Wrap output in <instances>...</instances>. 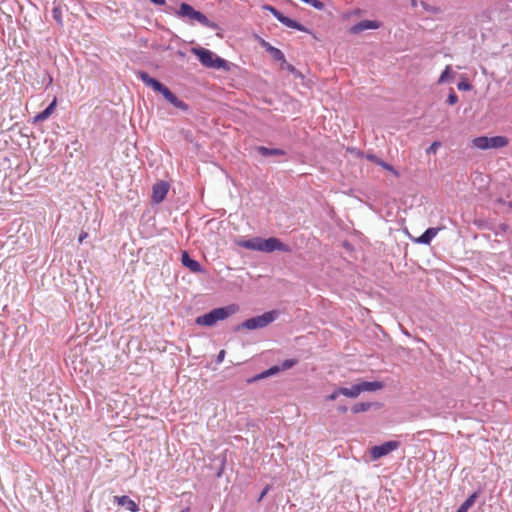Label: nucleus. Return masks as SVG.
<instances>
[{"label":"nucleus","instance_id":"f257e3e1","mask_svg":"<svg viewBox=\"0 0 512 512\" xmlns=\"http://www.w3.org/2000/svg\"><path fill=\"white\" fill-rule=\"evenodd\" d=\"M237 245L249 250L271 253L274 251L291 252V248L276 237L267 239L254 237L247 240H238Z\"/></svg>","mask_w":512,"mask_h":512},{"label":"nucleus","instance_id":"f03ea898","mask_svg":"<svg viewBox=\"0 0 512 512\" xmlns=\"http://www.w3.org/2000/svg\"><path fill=\"white\" fill-rule=\"evenodd\" d=\"M137 75L147 86H150L156 92L161 93L170 104L183 111L188 110V105L184 101L178 99L177 96L173 94L165 85L150 77L148 73L139 71Z\"/></svg>","mask_w":512,"mask_h":512},{"label":"nucleus","instance_id":"7ed1b4c3","mask_svg":"<svg viewBox=\"0 0 512 512\" xmlns=\"http://www.w3.org/2000/svg\"><path fill=\"white\" fill-rule=\"evenodd\" d=\"M238 307L235 304L215 308L210 312L196 318V324L201 326H213L216 322L228 318L230 315L236 313Z\"/></svg>","mask_w":512,"mask_h":512},{"label":"nucleus","instance_id":"20e7f679","mask_svg":"<svg viewBox=\"0 0 512 512\" xmlns=\"http://www.w3.org/2000/svg\"><path fill=\"white\" fill-rule=\"evenodd\" d=\"M192 52L205 67L228 70L227 61L218 57L212 51L205 48H193Z\"/></svg>","mask_w":512,"mask_h":512},{"label":"nucleus","instance_id":"39448f33","mask_svg":"<svg viewBox=\"0 0 512 512\" xmlns=\"http://www.w3.org/2000/svg\"><path fill=\"white\" fill-rule=\"evenodd\" d=\"M277 316V311H268L260 316H256L245 320L241 324V327L247 330L264 328L268 326L270 323H272L277 318Z\"/></svg>","mask_w":512,"mask_h":512},{"label":"nucleus","instance_id":"423d86ee","mask_svg":"<svg viewBox=\"0 0 512 512\" xmlns=\"http://www.w3.org/2000/svg\"><path fill=\"white\" fill-rule=\"evenodd\" d=\"M180 17H188L190 19L198 21L200 24L215 29L217 25L211 22L203 13L196 11L191 5L182 3L177 12Z\"/></svg>","mask_w":512,"mask_h":512},{"label":"nucleus","instance_id":"0eeeda50","mask_svg":"<svg viewBox=\"0 0 512 512\" xmlns=\"http://www.w3.org/2000/svg\"><path fill=\"white\" fill-rule=\"evenodd\" d=\"M399 446H400V442H398V441H388L381 445L373 446L369 450L371 460L375 461L384 456H387L391 452L398 449Z\"/></svg>","mask_w":512,"mask_h":512},{"label":"nucleus","instance_id":"6e6552de","mask_svg":"<svg viewBox=\"0 0 512 512\" xmlns=\"http://www.w3.org/2000/svg\"><path fill=\"white\" fill-rule=\"evenodd\" d=\"M169 191V185L165 181H160L154 184L152 188V200L155 203H161Z\"/></svg>","mask_w":512,"mask_h":512},{"label":"nucleus","instance_id":"1a4fd4ad","mask_svg":"<svg viewBox=\"0 0 512 512\" xmlns=\"http://www.w3.org/2000/svg\"><path fill=\"white\" fill-rule=\"evenodd\" d=\"M380 22L374 20H362L350 28V33L359 34L368 29H378Z\"/></svg>","mask_w":512,"mask_h":512},{"label":"nucleus","instance_id":"9d476101","mask_svg":"<svg viewBox=\"0 0 512 512\" xmlns=\"http://www.w3.org/2000/svg\"><path fill=\"white\" fill-rule=\"evenodd\" d=\"M113 502L115 504H117L118 506L125 507L130 512H137V511H139L138 504L134 500L129 498L128 496H125V495H123V496H114L113 497Z\"/></svg>","mask_w":512,"mask_h":512},{"label":"nucleus","instance_id":"9b49d317","mask_svg":"<svg viewBox=\"0 0 512 512\" xmlns=\"http://www.w3.org/2000/svg\"><path fill=\"white\" fill-rule=\"evenodd\" d=\"M181 263L193 273H199L203 271L200 263L194 259H191L187 251L182 252Z\"/></svg>","mask_w":512,"mask_h":512},{"label":"nucleus","instance_id":"f8f14e48","mask_svg":"<svg viewBox=\"0 0 512 512\" xmlns=\"http://www.w3.org/2000/svg\"><path fill=\"white\" fill-rule=\"evenodd\" d=\"M57 106V98L54 97L52 102L49 104V106L43 110L42 112L38 113L34 117V122H42L48 119L54 112L55 108Z\"/></svg>","mask_w":512,"mask_h":512},{"label":"nucleus","instance_id":"ddd939ff","mask_svg":"<svg viewBox=\"0 0 512 512\" xmlns=\"http://www.w3.org/2000/svg\"><path fill=\"white\" fill-rule=\"evenodd\" d=\"M440 228H428L415 242L420 244L429 245L431 240L438 234Z\"/></svg>","mask_w":512,"mask_h":512},{"label":"nucleus","instance_id":"4468645a","mask_svg":"<svg viewBox=\"0 0 512 512\" xmlns=\"http://www.w3.org/2000/svg\"><path fill=\"white\" fill-rule=\"evenodd\" d=\"M509 140L505 136L488 137V149L502 148L507 146Z\"/></svg>","mask_w":512,"mask_h":512},{"label":"nucleus","instance_id":"2eb2a0df","mask_svg":"<svg viewBox=\"0 0 512 512\" xmlns=\"http://www.w3.org/2000/svg\"><path fill=\"white\" fill-rule=\"evenodd\" d=\"M358 387L360 389V393L364 391H377L383 388V383L379 381L367 382L363 381L358 383Z\"/></svg>","mask_w":512,"mask_h":512},{"label":"nucleus","instance_id":"dca6fc26","mask_svg":"<svg viewBox=\"0 0 512 512\" xmlns=\"http://www.w3.org/2000/svg\"><path fill=\"white\" fill-rule=\"evenodd\" d=\"M280 370H282L280 367L278 366H272L271 368L263 371L262 373L254 376L253 378L249 379L247 382L248 383H252L254 381H257V380H260V379H263V378H267L269 376H272L276 373H278Z\"/></svg>","mask_w":512,"mask_h":512},{"label":"nucleus","instance_id":"f3484780","mask_svg":"<svg viewBox=\"0 0 512 512\" xmlns=\"http://www.w3.org/2000/svg\"><path fill=\"white\" fill-rule=\"evenodd\" d=\"M339 392H341V395L349 398H356L360 395L358 384L353 385L351 388L341 387L339 388Z\"/></svg>","mask_w":512,"mask_h":512},{"label":"nucleus","instance_id":"a211bd4d","mask_svg":"<svg viewBox=\"0 0 512 512\" xmlns=\"http://www.w3.org/2000/svg\"><path fill=\"white\" fill-rule=\"evenodd\" d=\"M477 499V493H473L472 495H470L461 505L460 507L458 508V510L456 512H467L468 509L473 506V504L475 503Z\"/></svg>","mask_w":512,"mask_h":512},{"label":"nucleus","instance_id":"6ab92c4d","mask_svg":"<svg viewBox=\"0 0 512 512\" xmlns=\"http://www.w3.org/2000/svg\"><path fill=\"white\" fill-rule=\"evenodd\" d=\"M453 78H454V74L452 72V68L450 65H447L438 79V84H442L447 81H452Z\"/></svg>","mask_w":512,"mask_h":512},{"label":"nucleus","instance_id":"aec40b11","mask_svg":"<svg viewBox=\"0 0 512 512\" xmlns=\"http://www.w3.org/2000/svg\"><path fill=\"white\" fill-rule=\"evenodd\" d=\"M472 145L475 148L486 150L488 149V137L487 136H480L476 137L472 140Z\"/></svg>","mask_w":512,"mask_h":512},{"label":"nucleus","instance_id":"412c9836","mask_svg":"<svg viewBox=\"0 0 512 512\" xmlns=\"http://www.w3.org/2000/svg\"><path fill=\"white\" fill-rule=\"evenodd\" d=\"M280 22L283 23L284 25H286L287 27L295 28L300 31L304 30L303 27L299 23H297L295 20H292L286 16H284L282 19H280Z\"/></svg>","mask_w":512,"mask_h":512},{"label":"nucleus","instance_id":"4be33fe9","mask_svg":"<svg viewBox=\"0 0 512 512\" xmlns=\"http://www.w3.org/2000/svg\"><path fill=\"white\" fill-rule=\"evenodd\" d=\"M269 53L271 54L274 60L285 62V56L280 49L276 47L269 48Z\"/></svg>","mask_w":512,"mask_h":512},{"label":"nucleus","instance_id":"5701e85b","mask_svg":"<svg viewBox=\"0 0 512 512\" xmlns=\"http://www.w3.org/2000/svg\"><path fill=\"white\" fill-rule=\"evenodd\" d=\"M258 151L263 155V156H268V155H282L284 154V152L282 150H279V149H269V148H266L264 146H261L258 148Z\"/></svg>","mask_w":512,"mask_h":512},{"label":"nucleus","instance_id":"b1692460","mask_svg":"<svg viewBox=\"0 0 512 512\" xmlns=\"http://www.w3.org/2000/svg\"><path fill=\"white\" fill-rule=\"evenodd\" d=\"M377 165L382 167L383 169L389 171L397 178L400 176L399 172L392 165L388 164L387 162L383 161L382 159H381V161H377Z\"/></svg>","mask_w":512,"mask_h":512},{"label":"nucleus","instance_id":"393cba45","mask_svg":"<svg viewBox=\"0 0 512 512\" xmlns=\"http://www.w3.org/2000/svg\"><path fill=\"white\" fill-rule=\"evenodd\" d=\"M370 407H371V403H364V402L357 403L352 407V412L355 414L360 413V412H365L368 409H370Z\"/></svg>","mask_w":512,"mask_h":512},{"label":"nucleus","instance_id":"a878e982","mask_svg":"<svg viewBox=\"0 0 512 512\" xmlns=\"http://www.w3.org/2000/svg\"><path fill=\"white\" fill-rule=\"evenodd\" d=\"M457 88L460 91H470L472 89V85L464 79L457 84Z\"/></svg>","mask_w":512,"mask_h":512},{"label":"nucleus","instance_id":"bb28decb","mask_svg":"<svg viewBox=\"0 0 512 512\" xmlns=\"http://www.w3.org/2000/svg\"><path fill=\"white\" fill-rule=\"evenodd\" d=\"M458 102V96L455 94L453 90L448 95L447 103L449 105H455Z\"/></svg>","mask_w":512,"mask_h":512},{"label":"nucleus","instance_id":"cd10ccee","mask_svg":"<svg viewBox=\"0 0 512 512\" xmlns=\"http://www.w3.org/2000/svg\"><path fill=\"white\" fill-rule=\"evenodd\" d=\"M296 364V360L294 359H287L282 363L281 369L287 370L292 368Z\"/></svg>","mask_w":512,"mask_h":512},{"label":"nucleus","instance_id":"c85d7f7f","mask_svg":"<svg viewBox=\"0 0 512 512\" xmlns=\"http://www.w3.org/2000/svg\"><path fill=\"white\" fill-rule=\"evenodd\" d=\"M281 68L286 69L291 73H294L296 71L295 67L291 64H289L286 60L285 62H281Z\"/></svg>","mask_w":512,"mask_h":512},{"label":"nucleus","instance_id":"c756f323","mask_svg":"<svg viewBox=\"0 0 512 512\" xmlns=\"http://www.w3.org/2000/svg\"><path fill=\"white\" fill-rule=\"evenodd\" d=\"M341 395V392H339V388L334 390L330 395L327 396V400L334 401L338 398V396Z\"/></svg>","mask_w":512,"mask_h":512},{"label":"nucleus","instance_id":"7c9ffc66","mask_svg":"<svg viewBox=\"0 0 512 512\" xmlns=\"http://www.w3.org/2000/svg\"><path fill=\"white\" fill-rule=\"evenodd\" d=\"M440 146V143L439 142H433L430 147L428 148L427 152L428 153H436L438 147Z\"/></svg>","mask_w":512,"mask_h":512},{"label":"nucleus","instance_id":"2f4dec72","mask_svg":"<svg viewBox=\"0 0 512 512\" xmlns=\"http://www.w3.org/2000/svg\"><path fill=\"white\" fill-rule=\"evenodd\" d=\"M269 490H270V486H269V485H267V486L263 489V491L261 492V494H260V496H259V498H258V502H260V501L265 497V495L269 492Z\"/></svg>","mask_w":512,"mask_h":512},{"label":"nucleus","instance_id":"473e14b6","mask_svg":"<svg viewBox=\"0 0 512 512\" xmlns=\"http://www.w3.org/2000/svg\"><path fill=\"white\" fill-rule=\"evenodd\" d=\"M367 159L374 162L376 165H377V161H381L380 158H378L377 156L375 155H367Z\"/></svg>","mask_w":512,"mask_h":512},{"label":"nucleus","instance_id":"72a5a7b5","mask_svg":"<svg viewBox=\"0 0 512 512\" xmlns=\"http://www.w3.org/2000/svg\"><path fill=\"white\" fill-rule=\"evenodd\" d=\"M224 357H225V351L224 350H221L217 356V362L218 363H221L223 360H224Z\"/></svg>","mask_w":512,"mask_h":512},{"label":"nucleus","instance_id":"f704fd0d","mask_svg":"<svg viewBox=\"0 0 512 512\" xmlns=\"http://www.w3.org/2000/svg\"><path fill=\"white\" fill-rule=\"evenodd\" d=\"M87 236H88L87 232L82 231V232L80 233V235H79L78 242H79V243H82V242L84 241V239H86V238H87Z\"/></svg>","mask_w":512,"mask_h":512},{"label":"nucleus","instance_id":"c9c22d12","mask_svg":"<svg viewBox=\"0 0 512 512\" xmlns=\"http://www.w3.org/2000/svg\"><path fill=\"white\" fill-rule=\"evenodd\" d=\"M261 45H262V47H264L266 49L267 52H269V48L273 47L268 42H266L265 40H261Z\"/></svg>","mask_w":512,"mask_h":512},{"label":"nucleus","instance_id":"e433bc0d","mask_svg":"<svg viewBox=\"0 0 512 512\" xmlns=\"http://www.w3.org/2000/svg\"><path fill=\"white\" fill-rule=\"evenodd\" d=\"M277 20L280 21V19H282L284 17V15L282 13H280L278 10H276V12L273 14Z\"/></svg>","mask_w":512,"mask_h":512},{"label":"nucleus","instance_id":"4c0bfd02","mask_svg":"<svg viewBox=\"0 0 512 512\" xmlns=\"http://www.w3.org/2000/svg\"><path fill=\"white\" fill-rule=\"evenodd\" d=\"M277 20L280 21V19H282L284 17V15L282 13H280L278 10H276V12L273 14Z\"/></svg>","mask_w":512,"mask_h":512},{"label":"nucleus","instance_id":"58836bf2","mask_svg":"<svg viewBox=\"0 0 512 512\" xmlns=\"http://www.w3.org/2000/svg\"><path fill=\"white\" fill-rule=\"evenodd\" d=\"M150 1L157 5H164L166 3L165 0H150Z\"/></svg>","mask_w":512,"mask_h":512},{"label":"nucleus","instance_id":"ea45409f","mask_svg":"<svg viewBox=\"0 0 512 512\" xmlns=\"http://www.w3.org/2000/svg\"><path fill=\"white\" fill-rule=\"evenodd\" d=\"M267 10H269L272 14H274L276 12V8H274L273 6H266L265 7Z\"/></svg>","mask_w":512,"mask_h":512},{"label":"nucleus","instance_id":"a19ab883","mask_svg":"<svg viewBox=\"0 0 512 512\" xmlns=\"http://www.w3.org/2000/svg\"><path fill=\"white\" fill-rule=\"evenodd\" d=\"M339 411L345 413L347 411L346 407H339Z\"/></svg>","mask_w":512,"mask_h":512},{"label":"nucleus","instance_id":"79ce46f5","mask_svg":"<svg viewBox=\"0 0 512 512\" xmlns=\"http://www.w3.org/2000/svg\"><path fill=\"white\" fill-rule=\"evenodd\" d=\"M182 512H189V508L183 510Z\"/></svg>","mask_w":512,"mask_h":512}]
</instances>
